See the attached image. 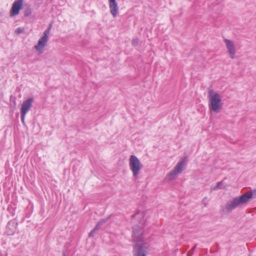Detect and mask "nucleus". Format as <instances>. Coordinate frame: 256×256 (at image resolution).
<instances>
[{"label":"nucleus","mask_w":256,"mask_h":256,"mask_svg":"<svg viewBox=\"0 0 256 256\" xmlns=\"http://www.w3.org/2000/svg\"><path fill=\"white\" fill-rule=\"evenodd\" d=\"M224 42L230 57L234 59L236 54V46L234 42L228 39H224Z\"/></svg>","instance_id":"6"},{"label":"nucleus","mask_w":256,"mask_h":256,"mask_svg":"<svg viewBox=\"0 0 256 256\" xmlns=\"http://www.w3.org/2000/svg\"><path fill=\"white\" fill-rule=\"evenodd\" d=\"M32 14V10L30 8H28L24 12V16H30Z\"/></svg>","instance_id":"12"},{"label":"nucleus","mask_w":256,"mask_h":256,"mask_svg":"<svg viewBox=\"0 0 256 256\" xmlns=\"http://www.w3.org/2000/svg\"><path fill=\"white\" fill-rule=\"evenodd\" d=\"M256 197V190L248 191L246 193L241 195L238 198V201L240 204L248 202L250 199Z\"/></svg>","instance_id":"5"},{"label":"nucleus","mask_w":256,"mask_h":256,"mask_svg":"<svg viewBox=\"0 0 256 256\" xmlns=\"http://www.w3.org/2000/svg\"><path fill=\"white\" fill-rule=\"evenodd\" d=\"M51 26L52 25H50L49 28L44 32L43 36L38 40V44L34 46L36 50L40 52H42L46 45L48 40V34L50 32Z\"/></svg>","instance_id":"4"},{"label":"nucleus","mask_w":256,"mask_h":256,"mask_svg":"<svg viewBox=\"0 0 256 256\" xmlns=\"http://www.w3.org/2000/svg\"><path fill=\"white\" fill-rule=\"evenodd\" d=\"M110 12L112 16L116 18L118 14V6L116 0H108Z\"/></svg>","instance_id":"9"},{"label":"nucleus","mask_w":256,"mask_h":256,"mask_svg":"<svg viewBox=\"0 0 256 256\" xmlns=\"http://www.w3.org/2000/svg\"><path fill=\"white\" fill-rule=\"evenodd\" d=\"M208 98L210 100V108L214 111H218L222 106V100L220 95L210 89L208 90Z\"/></svg>","instance_id":"2"},{"label":"nucleus","mask_w":256,"mask_h":256,"mask_svg":"<svg viewBox=\"0 0 256 256\" xmlns=\"http://www.w3.org/2000/svg\"><path fill=\"white\" fill-rule=\"evenodd\" d=\"M24 117H25V116H24V117H23V115H22V122H24Z\"/></svg>","instance_id":"15"},{"label":"nucleus","mask_w":256,"mask_h":256,"mask_svg":"<svg viewBox=\"0 0 256 256\" xmlns=\"http://www.w3.org/2000/svg\"><path fill=\"white\" fill-rule=\"evenodd\" d=\"M139 219L140 226H136L133 230L132 238L136 242L134 248V256H146L148 254V246L147 244L143 240L144 228L146 224L148 216L144 213L137 215Z\"/></svg>","instance_id":"1"},{"label":"nucleus","mask_w":256,"mask_h":256,"mask_svg":"<svg viewBox=\"0 0 256 256\" xmlns=\"http://www.w3.org/2000/svg\"><path fill=\"white\" fill-rule=\"evenodd\" d=\"M32 102V100L28 98L22 103L21 108V114L23 115V117L25 116L26 114L30 110Z\"/></svg>","instance_id":"10"},{"label":"nucleus","mask_w":256,"mask_h":256,"mask_svg":"<svg viewBox=\"0 0 256 256\" xmlns=\"http://www.w3.org/2000/svg\"><path fill=\"white\" fill-rule=\"evenodd\" d=\"M221 184V183L220 182H218V183L217 185H216V188H220V185Z\"/></svg>","instance_id":"14"},{"label":"nucleus","mask_w":256,"mask_h":256,"mask_svg":"<svg viewBox=\"0 0 256 256\" xmlns=\"http://www.w3.org/2000/svg\"><path fill=\"white\" fill-rule=\"evenodd\" d=\"M185 164L186 162L184 160H182L178 162L176 166H175L174 168L169 173L168 176L172 178L174 176L177 175L178 174L180 173L183 170Z\"/></svg>","instance_id":"8"},{"label":"nucleus","mask_w":256,"mask_h":256,"mask_svg":"<svg viewBox=\"0 0 256 256\" xmlns=\"http://www.w3.org/2000/svg\"><path fill=\"white\" fill-rule=\"evenodd\" d=\"M129 166L134 177L137 179L142 168V164L136 156L132 155L129 158Z\"/></svg>","instance_id":"3"},{"label":"nucleus","mask_w":256,"mask_h":256,"mask_svg":"<svg viewBox=\"0 0 256 256\" xmlns=\"http://www.w3.org/2000/svg\"><path fill=\"white\" fill-rule=\"evenodd\" d=\"M22 32L21 30L19 28H18L16 30V32L18 33V34H20V33Z\"/></svg>","instance_id":"13"},{"label":"nucleus","mask_w":256,"mask_h":256,"mask_svg":"<svg viewBox=\"0 0 256 256\" xmlns=\"http://www.w3.org/2000/svg\"><path fill=\"white\" fill-rule=\"evenodd\" d=\"M64 256H66L65 255H64Z\"/></svg>","instance_id":"16"},{"label":"nucleus","mask_w":256,"mask_h":256,"mask_svg":"<svg viewBox=\"0 0 256 256\" xmlns=\"http://www.w3.org/2000/svg\"><path fill=\"white\" fill-rule=\"evenodd\" d=\"M23 2V0H16L14 2L10 10V16H14L19 14L22 8Z\"/></svg>","instance_id":"7"},{"label":"nucleus","mask_w":256,"mask_h":256,"mask_svg":"<svg viewBox=\"0 0 256 256\" xmlns=\"http://www.w3.org/2000/svg\"><path fill=\"white\" fill-rule=\"evenodd\" d=\"M239 205L240 204L238 201V198H236L227 203L226 206V209L229 212L237 208Z\"/></svg>","instance_id":"11"}]
</instances>
